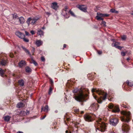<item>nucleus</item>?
<instances>
[{
  "label": "nucleus",
  "instance_id": "nucleus-1",
  "mask_svg": "<svg viewBox=\"0 0 133 133\" xmlns=\"http://www.w3.org/2000/svg\"><path fill=\"white\" fill-rule=\"evenodd\" d=\"M93 96L98 103H101L102 102V100H105L107 97V94L100 90L96 89H93L92 90Z\"/></svg>",
  "mask_w": 133,
  "mask_h": 133
},
{
  "label": "nucleus",
  "instance_id": "nucleus-2",
  "mask_svg": "<svg viewBox=\"0 0 133 133\" xmlns=\"http://www.w3.org/2000/svg\"><path fill=\"white\" fill-rule=\"evenodd\" d=\"M75 94L78 92L77 95L73 96V98L77 101L83 102L87 100L86 98L88 96L87 94H85L83 90L80 91L77 88H76L72 91Z\"/></svg>",
  "mask_w": 133,
  "mask_h": 133
},
{
  "label": "nucleus",
  "instance_id": "nucleus-3",
  "mask_svg": "<svg viewBox=\"0 0 133 133\" xmlns=\"http://www.w3.org/2000/svg\"><path fill=\"white\" fill-rule=\"evenodd\" d=\"M95 127L96 130L97 129L99 131L104 132L106 126L101 118H98L96 120Z\"/></svg>",
  "mask_w": 133,
  "mask_h": 133
},
{
  "label": "nucleus",
  "instance_id": "nucleus-4",
  "mask_svg": "<svg viewBox=\"0 0 133 133\" xmlns=\"http://www.w3.org/2000/svg\"><path fill=\"white\" fill-rule=\"evenodd\" d=\"M124 118L121 119V120L123 122H128L130 121V119L131 117L130 112H125L124 113Z\"/></svg>",
  "mask_w": 133,
  "mask_h": 133
},
{
  "label": "nucleus",
  "instance_id": "nucleus-5",
  "mask_svg": "<svg viewBox=\"0 0 133 133\" xmlns=\"http://www.w3.org/2000/svg\"><path fill=\"white\" fill-rule=\"evenodd\" d=\"M95 115L90 114H85L84 116V118L86 121L88 122L92 121L95 118Z\"/></svg>",
  "mask_w": 133,
  "mask_h": 133
},
{
  "label": "nucleus",
  "instance_id": "nucleus-6",
  "mask_svg": "<svg viewBox=\"0 0 133 133\" xmlns=\"http://www.w3.org/2000/svg\"><path fill=\"white\" fill-rule=\"evenodd\" d=\"M108 108L110 109L113 108L112 110V111L114 112H118L119 111V109L118 106L116 105L114 106L112 104H110L108 105Z\"/></svg>",
  "mask_w": 133,
  "mask_h": 133
},
{
  "label": "nucleus",
  "instance_id": "nucleus-7",
  "mask_svg": "<svg viewBox=\"0 0 133 133\" xmlns=\"http://www.w3.org/2000/svg\"><path fill=\"white\" fill-rule=\"evenodd\" d=\"M122 129L123 133H127L129 130V128L127 124L123 123V124Z\"/></svg>",
  "mask_w": 133,
  "mask_h": 133
},
{
  "label": "nucleus",
  "instance_id": "nucleus-8",
  "mask_svg": "<svg viewBox=\"0 0 133 133\" xmlns=\"http://www.w3.org/2000/svg\"><path fill=\"white\" fill-rule=\"evenodd\" d=\"M110 124L111 125L115 126L117 124L118 122V119L116 118H114L110 120Z\"/></svg>",
  "mask_w": 133,
  "mask_h": 133
},
{
  "label": "nucleus",
  "instance_id": "nucleus-9",
  "mask_svg": "<svg viewBox=\"0 0 133 133\" xmlns=\"http://www.w3.org/2000/svg\"><path fill=\"white\" fill-rule=\"evenodd\" d=\"M99 105L97 103H94L92 104L90 107V108L94 111H95L97 110Z\"/></svg>",
  "mask_w": 133,
  "mask_h": 133
},
{
  "label": "nucleus",
  "instance_id": "nucleus-10",
  "mask_svg": "<svg viewBox=\"0 0 133 133\" xmlns=\"http://www.w3.org/2000/svg\"><path fill=\"white\" fill-rule=\"evenodd\" d=\"M84 6V5H77V7L82 11L84 12H86L87 11V8L84 7H83Z\"/></svg>",
  "mask_w": 133,
  "mask_h": 133
},
{
  "label": "nucleus",
  "instance_id": "nucleus-11",
  "mask_svg": "<svg viewBox=\"0 0 133 133\" xmlns=\"http://www.w3.org/2000/svg\"><path fill=\"white\" fill-rule=\"evenodd\" d=\"M15 34L16 36L21 39L24 38L25 37V35L24 34L19 31L16 32Z\"/></svg>",
  "mask_w": 133,
  "mask_h": 133
},
{
  "label": "nucleus",
  "instance_id": "nucleus-12",
  "mask_svg": "<svg viewBox=\"0 0 133 133\" xmlns=\"http://www.w3.org/2000/svg\"><path fill=\"white\" fill-rule=\"evenodd\" d=\"M26 65V64L25 62L23 60L21 61L18 63L19 66L21 68L25 66Z\"/></svg>",
  "mask_w": 133,
  "mask_h": 133
},
{
  "label": "nucleus",
  "instance_id": "nucleus-13",
  "mask_svg": "<svg viewBox=\"0 0 133 133\" xmlns=\"http://www.w3.org/2000/svg\"><path fill=\"white\" fill-rule=\"evenodd\" d=\"M51 7L53 9L56 10L58 8L57 3L56 2L52 3L51 4Z\"/></svg>",
  "mask_w": 133,
  "mask_h": 133
},
{
  "label": "nucleus",
  "instance_id": "nucleus-14",
  "mask_svg": "<svg viewBox=\"0 0 133 133\" xmlns=\"http://www.w3.org/2000/svg\"><path fill=\"white\" fill-rule=\"evenodd\" d=\"M43 43V42L40 40H37L35 42V44L38 47L42 45Z\"/></svg>",
  "mask_w": 133,
  "mask_h": 133
},
{
  "label": "nucleus",
  "instance_id": "nucleus-15",
  "mask_svg": "<svg viewBox=\"0 0 133 133\" xmlns=\"http://www.w3.org/2000/svg\"><path fill=\"white\" fill-rule=\"evenodd\" d=\"M22 48L23 49V50L24 51L27 53L31 57H32L31 55L30 54V52L29 51V50L26 49V48H25V47L23 46H22Z\"/></svg>",
  "mask_w": 133,
  "mask_h": 133
},
{
  "label": "nucleus",
  "instance_id": "nucleus-16",
  "mask_svg": "<svg viewBox=\"0 0 133 133\" xmlns=\"http://www.w3.org/2000/svg\"><path fill=\"white\" fill-rule=\"evenodd\" d=\"M43 110L45 112H48L49 110V107L48 105H46L44 108L43 107L41 108V111Z\"/></svg>",
  "mask_w": 133,
  "mask_h": 133
},
{
  "label": "nucleus",
  "instance_id": "nucleus-17",
  "mask_svg": "<svg viewBox=\"0 0 133 133\" xmlns=\"http://www.w3.org/2000/svg\"><path fill=\"white\" fill-rule=\"evenodd\" d=\"M21 24H23L25 22V19L23 17H21L18 18Z\"/></svg>",
  "mask_w": 133,
  "mask_h": 133
},
{
  "label": "nucleus",
  "instance_id": "nucleus-18",
  "mask_svg": "<svg viewBox=\"0 0 133 133\" xmlns=\"http://www.w3.org/2000/svg\"><path fill=\"white\" fill-rule=\"evenodd\" d=\"M11 118V117L9 115L5 116L4 117V118L5 121L8 122H9Z\"/></svg>",
  "mask_w": 133,
  "mask_h": 133
},
{
  "label": "nucleus",
  "instance_id": "nucleus-19",
  "mask_svg": "<svg viewBox=\"0 0 133 133\" xmlns=\"http://www.w3.org/2000/svg\"><path fill=\"white\" fill-rule=\"evenodd\" d=\"M24 105L23 103L22 102H19L17 104V107L18 108H19L24 107Z\"/></svg>",
  "mask_w": 133,
  "mask_h": 133
},
{
  "label": "nucleus",
  "instance_id": "nucleus-20",
  "mask_svg": "<svg viewBox=\"0 0 133 133\" xmlns=\"http://www.w3.org/2000/svg\"><path fill=\"white\" fill-rule=\"evenodd\" d=\"M18 83L19 85L21 87L23 86L24 85V83L22 79L19 80Z\"/></svg>",
  "mask_w": 133,
  "mask_h": 133
},
{
  "label": "nucleus",
  "instance_id": "nucleus-21",
  "mask_svg": "<svg viewBox=\"0 0 133 133\" xmlns=\"http://www.w3.org/2000/svg\"><path fill=\"white\" fill-rule=\"evenodd\" d=\"M120 44V43L119 42H114L112 44V46L115 47L117 48V46H118V45Z\"/></svg>",
  "mask_w": 133,
  "mask_h": 133
},
{
  "label": "nucleus",
  "instance_id": "nucleus-22",
  "mask_svg": "<svg viewBox=\"0 0 133 133\" xmlns=\"http://www.w3.org/2000/svg\"><path fill=\"white\" fill-rule=\"evenodd\" d=\"M25 71L27 73L31 72L32 71L31 69L28 66H27L25 68Z\"/></svg>",
  "mask_w": 133,
  "mask_h": 133
},
{
  "label": "nucleus",
  "instance_id": "nucleus-23",
  "mask_svg": "<svg viewBox=\"0 0 133 133\" xmlns=\"http://www.w3.org/2000/svg\"><path fill=\"white\" fill-rule=\"evenodd\" d=\"M126 83L130 87H131L133 85V82L132 81L130 82L128 80H127L126 81Z\"/></svg>",
  "mask_w": 133,
  "mask_h": 133
},
{
  "label": "nucleus",
  "instance_id": "nucleus-24",
  "mask_svg": "<svg viewBox=\"0 0 133 133\" xmlns=\"http://www.w3.org/2000/svg\"><path fill=\"white\" fill-rule=\"evenodd\" d=\"M43 32L41 29H39L37 31V34L38 35L41 36L43 35Z\"/></svg>",
  "mask_w": 133,
  "mask_h": 133
},
{
  "label": "nucleus",
  "instance_id": "nucleus-25",
  "mask_svg": "<svg viewBox=\"0 0 133 133\" xmlns=\"http://www.w3.org/2000/svg\"><path fill=\"white\" fill-rule=\"evenodd\" d=\"M38 18H34L32 19V21L31 23V24L34 25L35 23L37 21Z\"/></svg>",
  "mask_w": 133,
  "mask_h": 133
},
{
  "label": "nucleus",
  "instance_id": "nucleus-26",
  "mask_svg": "<svg viewBox=\"0 0 133 133\" xmlns=\"http://www.w3.org/2000/svg\"><path fill=\"white\" fill-rule=\"evenodd\" d=\"M4 74V70H2L1 68H0V75L2 77H3Z\"/></svg>",
  "mask_w": 133,
  "mask_h": 133
},
{
  "label": "nucleus",
  "instance_id": "nucleus-27",
  "mask_svg": "<svg viewBox=\"0 0 133 133\" xmlns=\"http://www.w3.org/2000/svg\"><path fill=\"white\" fill-rule=\"evenodd\" d=\"M7 63V61L6 60H3L1 62V64L3 65H5Z\"/></svg>",
  "mask_w": 133,
  "mask_h": 133
},
{
  "label": "nucleus",
  "instance_id": "nucleus-28",
  "mask_svg": "<svg viewBox=\"0 0 133 133\" xmlns=\"http://www.w3.org/2000/svg\"><path fill=\"white\" fill-rule=\"evenodd\" d=\"M13 18L14 19H18L19 18L17 14H13Z\"/></svg>",
  "mask_w": 133,
  "mask_h": 133
},
{
  "label": "nucleus",
  "instance_id": "nucleus-29",
  "mask_svg": "<svg viewBox=\"0 0 133 133\" xmlns=\"http://www.w3.org/2000/svg\"><path fill=\"white\" fill-rule=\"evenodd\" d=\"M110 12L112 13H118V11L116 10L115 9H110Z\"/></svg>",
  "mask_w": 133,
  "mask_h": 133
},
{
  "label": "nucleus",
  "instance_id": "nucleus-30",
  "mask_svg": "<svg viewBox=\"0 0 133 133\" xmlns=\"http://www.w3.org/2000/svg\"><path fill=\"white\" fill-rule=\"evenodd\" d=\"M32 20L31 18V17L27 19L26 21V23L28 24V26H29L30 24V21Z\"/></svg>",
  "mask_w": 133,
  "mask_h": 133
},
{
  "label": "nucleus",
  "instance_id": "nucleus-31",
  "mask_svg": "<svg viewBox=\"0 0 133 133\" xmlns=\"http://www.w3.org/2000/svg\"><path fill=\"white\" fill-rule=\"evenodd\" d=\"M67 7H65L64 9L63 10V12L64 13V12H66V14H68L69 13L68 11H67Z\"/></svg>",
  "mask_w": 133,
  "mask_h": 133
},
{
  "label": "nucleus",
  "instance_id": "nucleus-32",
  "mask_svg": "<svg viewBox=\"0 0 133 133\" xmlns=\"http://www.w3.org/2000/svg\"><path fill=\"white\" fill-rule=\"evenodd\" d=\"M21 114L23 116L26 115V111H22L21 112Z\"/></svg>",
  "mask_w": 133,
  "mask_h": 133
},
{
  "label": "nucleus",
  "instance_id": "nucleus-33",
  "mask_svg": "<svg viewBox=\"0 0 133 133\" xmlns=\"http://www.w3.org/2000/svg\"><path fill=\"white\" fill-rule=\"evenodd\" d=\"M127 51L124 52L123 51H122L121 52V55L123 56H124L125 55V54L127 53Z\"/></svg>",
  "mask_w": 133,
  "mask_h": 133
},
{
  "label": "nucleus",
  "instance_id": "nucleus-34",
  "mask_svg": "<svg viewBox=\"0 0 133 133\" xmlns=\"http://www.w3.org/2000/svg\"><path fill=\"white\" fill-rule=\"evenodd\" d=\"M52 89L51 87L50 88L48 93L49 94H51L52 92Z\"/></svg>",
  "mask_w": 133,
  "mask_h": 133
},
{
  "label": "nucleus",
  "instance_id": "nucleus-35",
  "mask_svg": "<svg viewBox=\"0 0 133 133\" xmlns=\"http://www.w3.org/2000/svg\"><path fill=\"white\" fill-rule=\"evenodd\" d=\"M32 63L34 64V65L35 66H36L37 65V62H36L35 61L33 60H32Z\"/></svg>",
  "mask_w": 133,
  "mask_h": 133
},
{
  "label": "nucleus",
  "instance_id": "nucleus-36",
  "mask_svg": "<svg viewBox=\"0 0 133 133\" xmlns=\"http://www.w3.org/2000/svg\"><path fill=\"white\" fill-rule=\"evenodd\" d=\"M22 39H23V41L25 42H28L29 41V40L28 39L25 38V37H24V38Z\"/></svg>",
  "mask_w": 133,
  "mask_h": 133
},
{
  "label": "nucleus",
  "instance_id": "nucleus-37",
  "mask_svg": "<svg viewBox=\"0 0 133 133\" xmlns=\"http://www.w3.org/2000/svg\"><path fill=\"white\" fill-rule=\"evenodd\" d=\"M74 111L76 113L78 112H79V109L78 108H75L74 109Z\"/></svg>",
  "mask_w": 133,
  "mask_h": 133
},
{
  "label": "nucleus",
  "instance_id": "nucleus-38",
  "mask_svg": "<svg viewBox=\"0 0 133 133\" xmlns=\"http://www.w3.org/2000/svg\"><path fill=\"white\" fill-rule=\"evenodd\" d=\"M50 81L51 84L52 85H53L54 83V82L52 79L51 78H50Z\"/></svg>",
  "mask_w": 133,
  "mask_h": 133
},
{
  "label": "nucleus",
  "instance_id": "nucleus-39",
  "mask_svg": "<svg viewBox=\"0 0 133 133\" xmlns=\"http://www.w3.org/2000/svg\"><path fill=\"white\" fill-rule=\"evenodd\" d=\"M41 61L43 62H44L45 61V58L43 56H42L41 57Z\"/></svg>",
  "mask_w": 133,
  "mask_h": 133
},
{
  "label": "nucleus",
  "instance_id": "nucleus-40",
  "mask_svg": "<svg viewBox=\"0 0 133 133\" xmlns=\"http://www.w3.org/2000/svg\"><path fill=\"white\" fill-rule=\"evenodd\" d=\"M69 13H70V14L73 16H75L73 12L71 11V10H70L69 11Z\"/></svg>",
  "mask_w": 133,
  "mask_h": 133
},
{
  "label": "nucleus",
  "instance_id": "nucleus-41",
  "mask_svg": "<svg viewBox=\"0 0 133 133\" xmlns=\"http://www.w3.org/2000/svg\"><path fill=\"white\" fill-rule=\"evenodd\" d=\"M97 14L100 17H103L104 16V14H98V13H97Z\"/></svg>",
  "mask_w": 133,
  "mask_h": 133
},
{
  "label": "nucleus",
  "instance_id": "nucleus-42",
  "mask_svg": "<svg viewBox=\"0 0 133 133\" xmlns=\"http://www.w3.org/2000/svg\"><path fill=\"white\" fill-rule=\"evenodd\" d=\"M100 17V16H99L98 15V16H96V19L98 20H100V19H101V17Z\"/></svg>",
  "mask_w": 133,
  "mask_h": 133
},
{
  "label": "nucleus",
  "instance_id": "nucleus-43",
  "mask_svg": "<svg viewBox=\"0 0 133 133\" xmlns=\"http://www.w3.org/2000/svg\"><path fill=\"white\" fill-rule=\"evenodd\" d=\"M126 38V37L125 36H123L122 37V39L123 40H124Z\"/></svg>",
  "mask_w": 133,
  "mask_h": 133
},
{
  "label": "nucleus",
  "instance_id": "nucleus-44",
  "mask_svg": "<svg viewBox=\"0 0 133 133\" xmlns=\"http://www.w3.org/2000/svg\"><path fill=\"white\" fill-rule=\"evenodd\" d=\"M25 111L26 113V115H28L30 112L29 111L26 110Z\"/></svg>",
  "mask_w": 133,
  "mask_h": 133
},
{
  "label": "nucleus",
  "instance_id": "nucleus-45",
  "mask_svg": "<svg viewBox=\"0 0 133 133\" xmlns=\"http://www.w3.org/2000/svg\"><path fill=\"white\" fill-rule=\"evenodd\" d=\"M102 24H103L104 26H105L106 23L105 21H102Z\"/></svg>",
  "mask_w": 133,
  "mask_h": 133
},
{
  "label": "nucleus",
  "instance_id": "nucleus-46",
  "mask_svg": "<svg viewBox=\"0 0 133 133\" xmlns=\"http://www.w3.org/2000/svg\"><path fill=\"white\" fill-rule=\"evenodd\" d=\"M25 35L26 36H29V34L28 32H27L26 31H25Z\"/></svg>",
  "mask_w": 133,
  "mask_h": 133
},
{
  "label": "nucleus",
  "instance_id": "nucleus-47",
  "mask_svg": "<svg viewBox=\"0 0 133 133\" xmlns=\"http://www.w3.org/2000/svg\"><path fill=\"white\" fill-rule=\"evenodd\" d=\"M122 47H121V46H117V48H118V49L121 50L122 49Z\"/></svg>",
  "mask_w": 133,
  "mask_h": 133
},
{
  "label": "nucleus",
  "instance_id": "nucleus-48",
  "mask_svg": "<svg viewBox=\"0 0 133 133\" xmlns=\"http://www.w3.org/2000/svg\"><path fill=\"white\" fill-rule=\"evenodd\" d=\"M31 51L33 53V54H32V55H34V52L35 51V49L34 48H33V49Z\"/></svg>",
  "mask_w": 133,
  "mask_h": 133
},
{
  "label": "nucleus",
  "instance_id": "nucleus-49",
  "mask_svg": "<svg viewBox=\"0 0 133 133\" xmlns=\"http://www.w3.org/2000/svg\"><path fill=\"white\" fill-rule=\"evenodd\" d=\"M30 33L32 35H34L35 34L33 30H32V31H30Z\"/></svg>",
  "mask_w": 133,
  "mask_h": 133
},
{
  "label": "nucleus",
  "instance_id": "nucleus-50",
  "mask_svg": "<svg viewBox=\"0 0 133 133\" xmlns=\"http://www.w3.org/2000/svg\"><path fill=\"white\" fill-rule=\"evenodd\" d=\"M109 16V15L107 14H104V16L108 17Z\"/></svg>",
  "mask_w": 133,
  "mask_h": 133
},
{
  "label": "nucleus",
  "instance_id": "nucleus-51",
  "mask_svg": "<svg viewBox=\"0 0 133 133\" xmlns=\"http://www.w3.org/2000/svg\"><path fill=\"white\" fill-rule=\"evenodd\" d=\"M46 117V115H45L43 117L41 118V120H43V119H44L45 118V117Z\"/></svg>",
  "mask_w": 133,
  "mask_h": 133
},
{
  "label": "nucleus",
  "instance_id": "nucleus-52",
  "mask_svg": "<svg viewBox=\"0 0 133 133\" xmlns=\"http://www.w3.org/2000/svg\"><path fill=\"white\" fill-rule=\"evenodd\" d=\"M98 54H101L102 53V52L101 51H98Z\"/></svg>",
  "mask_w": 133,
  "mask_h": 133
},
{
  "label": "nucleus",
  "instance_id": "nucleus-53",
  "mask_svg": "<svg viewBox=\"0 0 133 133\" xmlns=\"http://www.w3.org/2000/svg\"><path fill=\"white\" fill-rule=\"evenodd\" d=\"M46 14L49 16L50 14V13L49 12H45Z\"/></svg>",
  "mask_w": 133,
  "mask_h": 133
},
{
  "label": "nucleus",
  "instance_id": "nucleus-54",
  "mask_svg": "<svg viewBox=\"0 0 133 133\" xmlns=\"http://www.w3.org/2000/svg\"><path fill=\"white\" fill-rule=\"evenodd\" d=\"M17 133H23L22 132L20 131H18L17 132Z\"/></svg>",
  "mask_w": 133,
  "mask_h": 133
},
{
  "label": "nucleus",
  "instance_id": "nucleus-55",
  "mask_svg": "<svg viewBox=\"0 0 133 133\" xmlns=\"http://www.w3.org/2000/svg\"><path fill=\"white\" fill-rule=\"evenodd\" d=\"M65 132L66 133H71V132H69V131L68 130H66L65 131Z\"/></svg>",
  "mask_w": 133,
  "mask_h": 133
},
{
  "label": "nucleus",
  "instance_id": "nucleus-56",
  "mask_svg": "<svg viewBox=\"0 0 133 133\" xmlns=\"http://www.w3.org/2000/svg\"><path fill=\"white\" fill-rule=\"evenodd\" d=\"M66 47V44H64L63 45V48H65Z\"/></svg>",
  "mask_w": 133,
  "mask_h": 133
},
{
  "label": "nucleus",
  "instance_id": "nucleus-57",
  "mask_svg": "<svg viewBox=\"0 0 133 133\" xmlns=\"http://www.w3.org/2000/svg\"><path fill=\"white\" fill-rule=\"evenodd\" d=\"M62 13H63V15H64V16L65 15H67V14H66V12H64V13H63V12H62Z\"/></svg>",
  "mask_w": 133,
  "mask_h": 133
},
{
  "label": "nucleus",
  "instance_id": "nucleus-58",
  "mask_svg": "<svg viewBox=\"0 0 133 133\" xmlns=\"http://www.w3.org/2000/svg\"><path fill=\"white\" fill-rule=\"evenodd\" d=\"M109 133H115V132L114 131H110Z\"/></svg>",
  "mask_w": 133,
  "mask_h": 133
},
{
  "label": "nucleus",
  "instance_id": "nucleus-59",
  "mask_svg": "<svg viewBox=\"0 0 133 133\" xmlns=\"http://www.w3.org/2000/svg\"><path fill=\"white\" fill-rule=\"evenodd\" d=\"M58 112V111L57 110H55V112L56 113H57Z\"/></svg>",
  "mask_w": 133,
  "mask_h": 133
},
{
  "label": "nucleus",
  "instance_id": "nucleus-60",
  "mask_svg": "<svg viewBox=\"0 0 133 133\" xmlns=\"http://www.w3.org/2000/svg\"><path fill=\"white\" fill-rule=\"evenodd\" d=\"M100 20H102V21H103V18H101V19H100Z\"/></svg>",
  "mask_w": 133,
  "mask_h": 133
},
{
  "label": "nucleus",
  "instance_id": "nucleus-61",
  "mask_svg": "<svg viewBox=\"0 0 133 133\" xmlns=\"http://www.w3.org/2000/svg\"><path fill=\"white\" fill-rule=\"evenodd\" d=\"M81 113L82 114H83L84 113V111H81Z\"/></svg>",
  "mask_w": 133,
  "mask_h": 133
},
{
  "label": "nucleus",
  "instance_id": "nucleus-62",
  "mask_svg": "<svg viewBox=\"0 0 133 133\" xmlns=\"http://www.w3.org/2000/svg\"><path fill=\"white\" fill-rule=\"evenodd\" d=\"M127 61H129V60H130V59H129V58H127Z\"/></svg>",
  "mask_w": 133,
  "mask_h": 133
},
{
  "label": "nucleus",
  "instance_id": "nucleus-63",
  "mask_svg": "<svg viewBox=\"0 0 133 133\" xmlns=\"http://www.w3.org/2000/svg\"><path fill=\"white\" fill-rule=\"evenodd\" d=\"M131 14L132 15H133V11L131 13Z\"/></svg>",
  "mask_w": 133,
  "mask_h": 133
},
{
  "label": "nucleus",
  "instance_id": "nucleus-64",
  "mask_svg": "<svg viewBox=\"0 0 133 133\" xmlns=\"http://www.w3.org/2000/svg\"><path fill=\"white\" fill-rule=\"evenodd\" d=\"M45 28L44 27H42V29H45Z\"/></svg>",
  "mask_w": 133,
  "mask_h": 133
}]
</instances>
